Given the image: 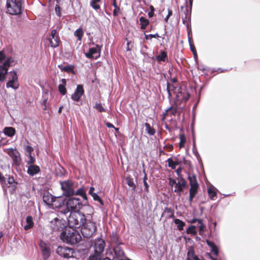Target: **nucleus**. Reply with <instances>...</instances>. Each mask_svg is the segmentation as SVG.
Returning <instances> with one entry per match:
<instances>
[{"instance_id":"52","label":"nucleus","mask_w":260,"mask_h":260,"mask_svg":"<svg viewBox=\"0 0 260 260\" xmlns=\"http://www.w3.org/2000/svg\"><path fill=\"white\" fill-rule=\"evenodd\" d=\"M48 98H46L44 99L43 102H42V105L44 106L43 109V110H47V103Z\"/></svg>"},{"instance_id":"39","label":"nucleus","mask_w":260,"mask_h":260,"mask_svg":"<svg viewBox=\"0 0 260 260\" xmlns=\"http://www.w3.org/2000/svg\"><path fill=\"white\" fill-rule=\"evenodd\" d=\"M186 233L188 234L196 235L197 234V232L196 231V226L194 225H190L186 230Z\"/></svg>"},{"instance_id":"30","label":"nucleus","mask_w":260,"mask_h":260,"mask_svg":"<svg viewBox=\"0 0 260 260\" xmlns=\"http://www.w3.org/2000/svg\"><path fill=\"white\" fill-rule=\"evenodd\" d=\"M208 193L210 199L213 200L214 198L216 197L217 193L215 189L213 187H210L208 188Z\"/></svg>"},{"instance_id":"47","label":"nucleus","mask_w":260,"mask_h":260,"mask_svg":"<svg viewBox=\"0 0 260 260\" xmlns=\"http://www.w3.org/2000/svg\"><path fill=\"white\" fill-rule=\"evenodd\" d=\"M29 156V160L27 161V164L29 165H34V163L35 161V158L31 155V154L28 155Z\"/></svg>"},{"instance_id":"64","label":"nucleus","mask_w":260,"mask_h":260,"mask_svg":"<svg viewBox=\"0 0 260 260\" xmlns=\"http://www.w3.org/2000/svg\"><path fill=\"white\" fill-rule=\"evenodd\" d=\"M208 256L211 258V260H217L216 258L211 255L210 253L208 254Z\"/></svg>"},{"instance_id":"56","label":"nucleus","mask_w":260,"mask_h":260,"mask_svg":"<svg viewBox=\"0 0 260 260\" xmlns=\"http://www.w3.org/2000/svg\"><path fill=\"white\" fill-rule=\"evenodd\" d=\"M144 185L145 186V190L146 191V192H148L149 191V185L148 184V183H147L146 181H144Z\"/></svg>"},{"instance_id":"31","label":"nucleus","mask_w":260,"mask_h":260,"mask_svg":"<svg viewBox=\"0 0 260 260\" xmlns=\"http://www.w3.org/2000/svg\"><path fill=\"white\" fill-rule=\"evenodd\" d=\"M156 58L158 61H165L168 58V55L165 51H162L160 52V54L156 56Z\"/></svg>"},{"instance_id":"1","label":"nucleus","mask_w":260,"mask_h":260,"mask_svg":"<svg viewBox=\"0 0 260 260\" xmlns=\"http://www.w3.org/2000/svg\"><path fill=\"white\" fill-rule=\"evenodd\" d=\"M15 63L13 57H7L2 51H0V82L5 80L9 68Z\"/></svg>"},{"instance_id":"4","label":"nucleus","mask_w":260,"mask_h":260,"mask_svg":"<svg viewBox=\"0 0 260 260\" xmlns=\"http://www.w3.org/2000/svg\"><path fill=\"white\" fill-rule=\"evenodd\" d=\"M82 206V203L79 199L72 198L69 199L65 205L61 207L60 213L66 215L70 211V210L79 209Z\"/></svg>"},{"instance_id":"18","label":"nucleus","mask_w":260,"mask_h":260,"mask_svg":"<svg viewBox=\"0 0 260 260\" xmlns=\"http://www.w3.org/2000/svg\"><path fill=\"white\" fill-rule=\"evenodd\" d=\"M177 99L182 102L187 101L190 98L189 93L185 89L181 88L176 95Z\"/></svg>"},{"instance_id":"2","label":"nucleus","mask_w":260,"mask_h":260,"mask_svg":"<svg viewBox=\"0 0 260 260\" xmlns=\"http://www.w3.org/2000/svg\"><path fill=\"white\" fill-rule=\"evenodd\" d=\"M60 238L64 242L73 245L80 241L81 236L77 231L71 228L62 232Z\"/></svg>"},{"instance_id":"23","label":"nucleus","mask_w":260,"mask_h":260,"mask_svg":"<svg viewBox=\"0 0 260 260\" xmlns=\"http://www.w3.org/2000/svg\"><path fill=\"white\" fill-rule=\"evenodd\" d=\"M206 243L210 247L211 252L213 253L214 255L217 256L218 255V248L215 244L209 240H206Z\"/></svg>"},{"instance_id":"3","label":"nucleus","mask_w":260,"mask_h":260,"mask_svg":"<svg viewBox=\"0 0 260 260\" xmlns=\"http://www.w3.org/2000/svg\"><path fill=\"white\" fill-rule=\"evenodd\" d=\"M68 224L71 228H79L86 221L84 215L80 212H72L68 218Z\"/></svg>"},{"instance_id":"15","label":"nucleus","mask_w":260,"mask_h":260,"mask_svg":"<svg viewBox=\"0 0 260 260\" xmlns=\"http://www.w3.org/2000/svg\"><path fill=\"white\" fill-rule=\"evenodd\" d=\"M84 93L82 85H78L74 92L71 95V99L75 102H79L81 96Z\"/></svg>"},{"instance_id":"7","label":"nucleus","mask_w":260,"mask_h":260,"mask_svg":"<svg viewBox=\"0 0 260 260\" xmlns=\"http://www.w3.org/2000/svg\"><path fill=\"white\" fill-rule=\"evenodd\" d=\"M22 3L14 0H7V12L11 15H17L21 13Z\"/></svg>"},{"instance_id":"55","label":"nucleus","mask_w":260,"mask_h":260,"mask_svg":"<svg viewBox=\"0 0 260 260\" xmlns=\"http://www.w3.org/2000/svg\"><path fill=\"white\" fill-rule=\"evenodd\" d=\"M172 15V11L171 10L168 9V14L167 16L166 17L165 20L167 22L169 18V17Z\"/></svg>"},{"instance_id":"36","label":"nucleus","mask_w":260,"mask_h":260,"mask_svg":"<svg viewBox=\"0 0 260 260\" xmlns=\"http://www.w3.org/2000/svg\"><path fill=\"white\" fill-rule=\"evenodd\" d=\"M167 90L168 93L169 98H171L172 96V91L174 90L175 92H176V88H175L174 86H171L169 82H167Z\"/></svg>"},{"instance_id":"21","label":"nucleus","mask_w":260,"mask_h":260,"mask_svg":"<svg viewBox=\"0 0 260 260\" xmlns=\"http://www.w3.org/2000/svg\"><path fill=\"white\" fill-rule=\"evenodd\" d=\"M40 172L39 166L36 165H29L27 167V173L31 176H33Z\"/></svg>"},{"instance_id":"43","label":"nucleus","mask_w":260,"mask_h":260,"mask_svg":"<svg viewBox=\"0 0 260 260\" xmlns=\"http://www.w3.org/2000/svg\"><path fill=\"white\" fill-rule=\"evenodd\" d=\"M91 196L92 197L94 200L98 201L100 203V204L101 205L103 204V201L101 200L100 197L96 193H93Z\"/></svg>"},{"instance_id":"54","label":"nucleus","mask_w":260,"mask_h":260,"mask_svg":"<svg viewBox=\"0 0 260 260\" xmlns=\"http://www.w3.org/2000/svg\"><path fill=\"white\" fill-rule=\"evenodd\" d=\"M119 12H120V8H119V7H116L113 10V15H115V16H116V15H117L118 14Z\"/></svg>"},{"instance_id":"14","label":"nucleus","mask_w":260,"mask_h":260,"mask_svg":"<svg viewBox=\"0 0 260 260\" xmlns=\"http://www.w3.org/2000/svg\"><path fill=\"white\" fill-rule=\"evenodd\" d=\"M177 180L178 182L175 184L174 191L180 195L181 192L183 191V188L186 186L187 182L186 180L181 177L178 178Z\"/></svg>"},{"instance_id":"42","label":"nucleus","mask_w":260,"mask_h":260,"mask_svg":"<svg viewBox=\"0 0 260 260\" xmlns=\"http://www.w3.org/2000/svg\"><path fill=\"white\" fill-rule=\"evenodd\" d=\"M126 181L127 185L131 187H133L134 188L135 187V183L133 181V180L129 177L126 178Z\"/></svg>"},{"instance_id":"45","label":"nucleus","mask_w":260,"mask_h":260,"mask_svg":"<svg viewBox=\"0 0 260 260\" xmlns=\"http://www.w3.org/2000/svg\"><path fill=\"white\" fill-rule=\"evenodd\" d=\"M94 108L99 112H105V109L103 107L101 104L97 103L95 104Z\"/></svg>"},{"instance_id":"17","label":"nucleus","mask_w":260,"mask_h":260,"mask_svg":"<svg viewBox=\"0 0 260 260\" xmlns=\"http://www.w3.org/2000/svg\"><path fill=\"white\" fill-rule=\"evenodd\" d=\"M105 242L104 240L101 238L95 239L94 242V249L95 252H99L102 253L105 247Z\"/></svg>"},{"instance_id":"34","label":"nucleus","mask_w":260,"mask_h":260,"mask_svg":"<svg viewBox=\"0 0 260 260\" xmlns=\"http://www.w3.org/2000/svg\"><path fill=\"white\" fill-rule=\"evenodd\" d=\"M179 139H180V142H179V148H182L184 147V144L186 143V137L185 135L183 134H180L179 135Z\"/></svg>"},{"instance_id":"58","label":"nucleus","mask_w":260,"mask_h":260,"mask_svg":"<svg viewBox=\"0 0 260 260\" xmlns=\"http://www.w3.org/2000/svg\"><path fill=\"white\" fill-rule=\"evenodd\" d=\"M151 8H152V11H151L150 12H149L148 13V16L149 17H152L154 15V8L152 6H151Z\"/></svg>"},{"instance_id":"27","label":"nucleus","mask_w":260,"mask_h":260,"mask_svg":"<svg viewBox=\"0 0 260 260\" xmlns=\"http://www.w3.org/2000/svg\"><path fill=\"white\" fill-rule=\"evenodd\" d=\"M26 224L24 226V229L26 231L32 228L34 225L32 217L31 216H27L26 217Z\"/></svg>"},{"instance_id":"25","label":"nucleus","mask_w":260,"mask_h":260,"mask_svg":"<svg viewBox=\"0 0 260 260\" xmlns=\"http://www.w3.org/2000/svg\"><path fill=\"white\" fill-rule=\"evenodd\" d=\"M61 81V84L58 85V90L62 95H65L67 93V90L65 87L66 85V80L65 79H62Z\"/></svg>"},{"instance_id":"12","label":"nucleus","mask_w":260,"mask_h":260,"mask_svg":"<svg viewBox=\"0 0 260 260\" xmlns=\"http://www.w3.org/2000/svg\"><path fill=\"white\" fill-rule=\"evenodd\" d=\"M101 48V47L98 45H96L95 47L90 48L88 52L85 53V56L87 58L97 59L100 56Z\"/></svg>"},{"instance_id":"11","label":"nucleus","mask_w":260,"mask_h":260,"mask_svg":"<svg viewBox=\"0 0 260 260\" xmlns=\"http://www.w3.org/2000/svg\"><path fill=\"white\" fill-rule=\"evenodd\" d=\"M56 252L61 257L69 258L73 256L74 250L67 246H58Z\"/></svg>"},{"instance_id":"8","label":"nucleus","mask_w":260,"mask_h":260,"mask_svg":"<svg viewBox=\"0 0 260 260\" xmlns=\"http://www.w3.org/2000/svg\"><path fill=\"white\" fill-rule=\"evenodd\" d=\"M4 151L12 159L13 165L16 166H18L20 165L21 161L20 154L16 149L10 148L6 149L4 150Z\"/></svg>"},{"instance_id":"28","label":"nucleus","mask_w":260,"mask_h":260,"mask_svg":"<svg viewBox=\"0 0 260 260\" xmlns=\"http://www.w3.org/2000/svg\"><path fill=\"white\" fill-rule=\"evenodd\" d=\"M174 223L177 225V229L179 231H182L185 225V223L179 219L176 218L174 219Z\"/></svg>"},{"instance_id":"35","label":"nucleus","mask_w":260,"mask_h":260,"mask_svg":"<svg viewBox=\"0 0 260 260\" xmlns=\"http://www.w3.org/2000/svg\"><path fill=\"white\" fill-rule=\"evenodd\" d=\"M83 34V31L81 28L77 29L74 32L75 36L77 37L79 41H81L82 40Z\"/></svg>"},{"instance_id":"29","label":"nucleus","mask_w":260,"mask_h":260,"mask_svg":"<svg viewBox=\"0 0 260 260\" xmlns=\"http://www.w3.org/2000/svg\"><path fill=\"white\" fill-rule=\"evenodd\" d=\"M145 126L146 127L145 131L146 133L150 136H153L155 133V130L150 126L148 123H145Z\"/></svg>"},{"instance_id":"20","label":"nucleus","mask_w":260,"mask_h":260,"mask_svg":"<svg viewBox=\"0 0 260 260\" xmlns=\"http://www.w3.org/2000/svg\"><path fill=\"white\" fill-rule=\"evenodd\" d=\"M63 205H65V204H64L63 202L60 197H54L53 199V202L50 207L53 209L59 208V212H60V210L62 209L61 207H62Z\"/></svg>"},{"instance_id":"22","label":"nucleus","mask_w":260,"mask_h":260,"mask_svg":"<svg viewBox=\"0 0 260 260\" xmlns=\"http://www.w3.org/2000/svg\"><path fill=\"white\" fill-rule=\"evenodd\" d=\"M54 197L51 194L49 193H45L43 197V201L46 205L51 206L53 202Z\"/></svg>"},{"instance_id":"6","label":"nucleus","mask_w":260,"mask_h":260,"mask_svg":"<svg viewBox=\"0 0 260 260\" xmlns=\"http://www.w3.org/2000/svg\"><path fill=\"white\" fill-rule=\"evenodd\" d=\"M83 226L81 229L82 235L87 238L92 237L96 231V225L95 223L89 220L85 222Z\"/></svg>"},{"instance_id":"24","label":"nucleus","mask_w":260,"mask_h":260,"mask_svg":"<svg viewBox=\"0 0 260 260\" xmlns=\"http://www.w3.org/2000/svg\"><path fill=\"white\" fill-rule=\"evenodd\" d=\"M165 217L166 218H174V212L171 208L166 207L164 209V211L161 215V217Z\"/></svg>"},{"instance_id":"59","label":"nucleus","mask_w":260,"mask_h":260,"mask_svg":"<svg viewBox=\"0 0 260 260\" xmlns=\"http://www.w3.org/2000/svg\"><path fill=\"white\" fill-rule=\"evenodd\" d=\"M190 50H191V51H192V52L193 53L194 55H195L196 52V48H195L194 46H193V45L192 44V45H190Z\"/></svg>"},{"instance_id":"48","label":"nucleus","mask_w":260,"mask_h":260,"mask_svg":"<svg viewBox=\"0 0 260 260\" xmlns=\"http://www.w3.org/2000/svg\"><path fill=\"white\" fill-rule=\"evenodd\" d=\"M90 6L92 7L93 9L96 10L100 9V6L97 4V3L91 2L90 3Z\"/></svg>"},{"instance_id":"63","label":"nucleus","mask_w":260,"mask_h":260,"mask_svg":"<svg viewBox=\"0 0 260 260\" xmlns=\"http://www.w3.org/2000/svg\"><path fill=\"white\" fill-rule=\"evenodd\" d=\"M170 111H172V114H175V113H176V110H173V109H172V108H170L169 109H168L167 110V112H168Z\"/></svg>"},{"instance_id":"44","label":"nucleus","mask_w":260,"mask_h":260,"mask_svg":"<svg viewBox=\"0 0 260 260\" xmlns=\"http://www.w3.org/2000/svg\"><path fill=\"white\" fill-rule=\"evenodd\" d=\"M25 151L28 153V155L31 154L34 151L33 148L29 145H25Z\"/></svg>"},{"instance_id":"57","label":"nucleus","mask_w":260,"mask_h":260,"mask_svg":"<svg viewBox=\"0 0 260 260\" xmlns=\"http://www.w3.org/2000/svg\"><path fill=\"white\" fill-rule=\"evenodd\" d=\"M106 126H107L108 127H109V128H112H112H114L116 131H118V128H115V127L114 126V125H113L112 123H110V122H107V123H106Z\"/></svg>"},{"instance_id":"19","label":"nucleus","mask_w":260,"mask_h":260,"mask_svg":"<svg viewBox=\"0 0 260 260\" xmlns=\"http://www.w3.org/2000/svg\"><path fill=\"white\" fill-rule=\"evenodd\" d=\"M51 226L54 231H60L65 228V224L63 221L56 218L51 222Z\"/></svg>"},{"instance_id":"40","label":"nucleus","mask_w":260,"mask_h":260,"mask_svg":"<svg viewBox=\"0 0 260 260\" xmlns=\"http://www.w3.org/2000/svg\"><path fill=\"white\" fill-rule=\"evenodd\" d=\"M75 193L78 195H80L83 198L86 199V192L85 190L82 188H79Z\"/></svg>"},{"instance_id":"46","label":"nucleus","mask_w":260,"mask_h":260,"mask_svg":"<svg viewBox=\"0 0 260 260\" xmlns=\"http://www.w3.org/2000/svg\"><path fill=\"white\" fill-rule=\"evenodd\" d=\"M158 37H159V36L158 35V34L157 33L154 34V35H152V34L147 35H145V39L147 40L151 39L153 38H158Z\"/></svg>"},{"instance_id":"32","label":"nucleus","mask_w":260,"mask_h":260,"mask_svg":"<svg viewBox=\"0 0 260 260\" xmlns=\"http://www.w3.org/2000/svg\"><path fill=\"white\" fill-rule=\"evenodd\" d=\"M140 22L141 24V28L142 29H146V27L149 23V20L143 17H141L140 18Z\"/></svg>"},{"instance_id":"16","label":"nucleus","mask_w":260,"mask_h":260,"mask_svg":"<svg viewBox=\"0 0 260 260\" xmlns=\"http://www.w3.org/2000/svg\"><path fill=\"white\" fill-rule=\"evenodd\" d=\"M50 46L53 48L58 46L59 38L57 34V31L55 29H53L51 32V35L49 38Z\"/></svg>"},{"instance_id":"10","label":"nucleus","mask_w":260,"mask_h":260,"mask_svg":"<svg viewBox=\"0 0 260 260\" xmlns=\"http://www.w3.org/2000/svg\"><path fill=\"white\" fill-rule=\"evenodd\" d=\"M9 80L6 84L7 88L11 87L14 89H17L19 87V83L18 80L17 74L16 71H11L9 72Z\"/></svg>"},{"instance_id":"60","label":"nucleus","mask_w":260,"mask_h":260,"mask_svg":"<svg viewBox=\"0 0 260 260\" xmlns=\"http://www.w3.org/2000/svg\"><path fill=\"white\" fill-rule=\"evenodd\" d=\"M199 231H200V234H201V232L203 231L205 228V225L203 224H202L201 225H199Z\"/></svg>"},{"instance_id":"37","label":"nucleus","mask_w":260,"mask_h":260,"mask_svg":"<svg viewBox=\"0 0 260 260\" xmlns=\"http://www.w3.org/2000/svg\"><path fill=\"white\" fill-rule=\"evenodd\" d=\"M58 67L61 69V71H66L67 72H72L73 71V66H66L62 67V65H59Z\"/></svg>"},{"instance_id":"49","label":"nucleus","mask_w":260,"mask_h":260,"mask_svg":"<svg viewBox=\"0 0 260 260\" xmlns=\"http://www.w3.org/2000/svg\"><path fill=\"white\" fill-rule=\"evenodd\" d=\"M55 11L58 16L60 17L61 16V8L58 5H56L55 7Z\"/></svg>"},{"instance_id":"62","label":"nucleus","mask_w":260,"mask_h":260,"mask_svg":"<svg viewBox=\"0 0 260 260\" xmlns=\"http://www.w3.org/2000/svg\"><path fill=\"white\" fill-rule=\"evenodd\" d=\"M181 169L180 168H178L177 169V170L176 171V174H177V175L178 176H179L180 177V173H181Z\"/></svg>"},{"instance_id":"50","label":"nucleus","mask_w":260,"mask_h":260,"mask_svg":"<svg viewBox=\"0 0 260 260\" xmlns=\"http://www.w3.org/2000/svg\"><path fill=\"white\" fill-rule=\"evenodd\" d=\"M187 36L188 37L192 36L191 35V29L190 26V22H187Z\"/></svg>"},{"instance_id":"51","label":"nucleus","mask_w":260,"mask_h":260,"mask_svg":"<svg viewBox=\"0 0 260 260\" xmlns=\"http://www.w3.org/2000/svg\"><path fill=\"white\" fill-rule=\"evenodd\" d=\"M196 256L194 255L193 250L191 249H189L187 252V257H189L190 258H192L193 259V256Z\"/></svg>"},{"instance_id":"53","label":"nucleus","mask_w":260,"mask_h":260,"mask_svg":"<svg viewBox=\"0 0 260 260\" xmlns=\"http://www.w3.org/2000/svg\"><path fill=\"white\" fill-rule=\"evenodd\" d=\"M169 185L170 186H171L172 187H173L174 185L175 186L176 183L177 182L175 180H174V179H172L171 178H169Z\"/></svg>"},{"instance_id":"5","label":"nucleus","mask_w":260,"mask_h":260,"mask_svg":"<svg viewBox=\"0 0 260 260\" xmlns=\"http://www.w3.org/2000/svg\"><path fill=\"white\" fill-rule=\"evenodd\" d=\"M188 179L190 187L189 188V201L191 203L195 196L197 194L199 188V184L198 182L197 177L194 174H189Z\"/></svg>"},{"instance_id":"38","label":"nucleus","mask_w":260,"mask_h":260,"mask_svg":"<svg viewBox=\"0 0 260 260\" xmlns=\"http://www.w3.org/2000/svg\"><path fill=\"white\" fill-rule=\"evenodd\" d=\"M101 258V253H99V252H95L91 254L89 257L88 260H100Z\"/></svg>"},{"instance_id":"33","label":"nucleus","mask_w":260,"mask_h":260,"mask_svg":"<svg viewBox=\"0 0 260 260\" xmlns=\"http://www.w3.org/2000/svg\"><path fill=\"white\" fill-rule=\"evenodd\" d=\"M168 162L169 167L172 169H175L177 165H179V162L176 161H174L171 158H169L167 160Z\"/></svg>"},{"instance_id":"61","label":"nucleus","mask_w":260,"mask_h":260,"mask_svg":"<svg viewBox=\"0 0 260 260\" xmlns=\"http://www.w3.org/2000/svg\"><path fill=\"white\" fill-rule=\"evenodd\" d=\"M94 188L93 187H91L89 190V193L90 195H92L93 193H94Z\"/></svg>"},{"instance_id":"13","label":"nucleus","mask_w":260,"mask_h":260,"mask_svg":"<svg viewBox=\"0 0 260 260\" xmlns=\"http://www.w3.org/2000/svg\"><path fill=\"white\" fill-rule=\"evenodd\" d=\"M39 246L41 250L43 257L44 260H47L50 255V245L41 241L39 243Z\"/></svg>"},{"instance_id":"41","label":"nucleus","mask_w":260,"mask_h":260,"mask_svg":"<svg viewBox=\"0 0 260 260\" xmlns=\"http://www.w3.org/2000/svg\"><path fill=\"white\" fill-rule=\"evenodd\" d=\"M7 183L10 185L15 187L16 183L15 182V180L12 177H9L7 180Z\"/></svg>"},{"instance_id":"9","label":"nucleus","mask_w":260,"mask_h":260,"mask_svg":"<svg viewBox=\"0 0 260 260\" xmlns=\"http://www.w3.org/2000/svg\"><path fill=\"white\" fill-rule=\"evenodd\" d=\"M63 194L67 197H70L75 194L73 188V183L71 180H67L60 182Z\"/></svg>"},{"instance_id":"26","label":"nucleus","mask_w":260,"mask_h":260,"mask_svg":"<svg viewBox=\"0 0 260 260\" xmlns=\"http://www.w3.org/2000/svg\"><path fill=\"white\" fill-rule=\"evenodd\" d=\"M15 129L12 127H6L4 129V133L7 136L12 137L15 135Z\"/></svg>"}]
</instances>
